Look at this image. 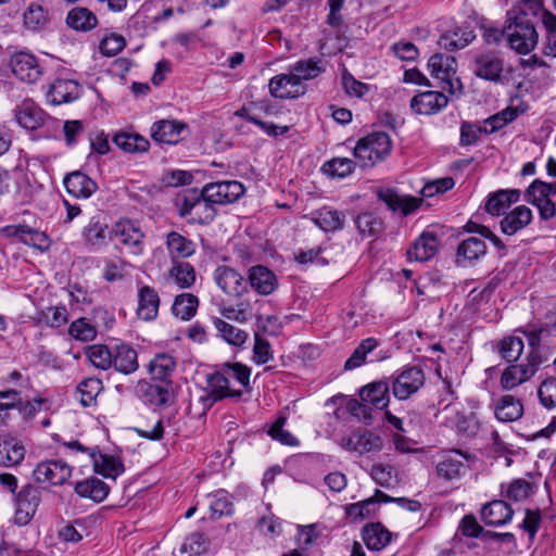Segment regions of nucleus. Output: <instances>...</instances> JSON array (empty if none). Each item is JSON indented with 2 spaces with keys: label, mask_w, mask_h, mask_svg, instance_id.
<instances>
[{
  "label": "nucleus",
  "mask_w": 556,
  "mask_h": 556,
  "mask_svg": "<svg viewBox=\"0 0 556 556\" xmlns=\"http://www.w3.org/2000/svg\"><path fill=\"white\" fill-rule=\"evenodd\" d=\"M311 220L325 232L342 230L345 224V214L330 206H323L311 213Z\"/></svg>",
  "instance_id": "obj_35"
},
{
  "label": "nucleus",
  "mask_w": 556,
  "mask_h": 556,
  "mask_svg": "<svg viewBox=\"0 0 556 556\" xmlns=\"http://www.w3.org/2000/svg\"><path fill=\"white\" fill-rule=\"evenodd\" d=\"M102 381L98 378L84 379L76 389L77 399L85 407L96 403L97 396L102 391Z\"/></svg>",
  "instance_id": "obj_54"
},
{
  "label": "nucleus",
  "mask_w": 556,
  "mask_h": 556,
  "mask_svg": "<svg viewBox=\"0 0 556 556\" xmlns=\"http://www.w3.org/2000/svg\"><path fill=\"white\" fill-rule=\"evenodd\" d=\"M439 244L440 240L434 232L424 231L407 250V258L410 262H427L437 254Z\"/></svg>",
  "instance_id": "obj_21"
},
{
  "label": "nucleus",
  "mask_w": 556,
  "mask_h": 556,
  "mask_svg": "<svg viewBox=\"0 0 556 556\" xmlns=\"http://www.w3.org/2000/svg\"><path fill=\"white\" fill-rule=\"evenodd\" d=\"M223 369L229 382H238L242 388H250L251 368L240 363H225Z\"/></svg>",
  "instance_id": "obj_63"
},
{
  "label": "nucleus",
  "mask_w": 556,
  "mask_h": 556,
  "mask_svg": "<svg viewBox=\"0 0 556 556\" xmlns=\"http://www.w3.org/2000/svg\"><path fill=\"white\" fill-rule=\"evenodd\" d=\"M46 112L31 99L23 100L14 110L17 124L27 130H37Z\"/></svg>",
  "instance_id": "obj_30"
},
{
  "label": "nucleus",
  "mask_w": 556,
  "mask_h": 556,
  "mask_svg": "<svg viewBox=\"0 0 556 556\" xmlns=\"http://www.w3.org/2000/svg\"><path fill=\"white\" fill-rule=\"evenodd\" d=\"M269 93L276 99H298L306 92L305 85H301L292 70L288 73L275 75L269 79Z\"/></svg>",
  "instance_id": "obj_15"
},
{
  "label": "nucleus",
  "mask_w": 556,
  "mask_h": 556,
  "mask_svg": "<svg viewBox=\"0 0 556 556\" xmlns=\"http://www.w3.org/2000/svg\"><path fill=\"white\" fill-rule=\"evenodd\" d=\"M425 383V375L417 366L404 368L392 382V392L397 400H407Z\"/></svg>",
  "instance_id": "obj_16"
},
{
  "label": "nucleus",
  "mask_w": 556,
  "mask_h": 556,
  "mask_svg": "<svg viewBox=\"0 0 556 556\" xmlns=\"http://www.w3.org/2000/svg\"><path fill=\"white\" fill-rule=\"evenodd\" d=\"M378 198L392 212H400L403 216L414 213L420 205L422 200L416 197L400 194L393 189H384L378 192Z\"/></svg>",
  "instance_id": "obj_23"
},
{
  "label": "nucleus",
  "mask_w": 556,
  "mask_h": 556,
  "mask_svg": "<svg viewBox=\"0 0 556 556\" xmlns=\"http://www.w3.org/2000/svg\"><path fill=\"white\" fill-rule=\"evenodd\" d=\"M530 348L529 353L536 352L542 358V364L548 359L546 350L556 348V317L544 326H529L523 330Z\"/></svg>",
  "instance_id": "obj_6"
},
{
  "label": "nucleus",
  "mask_w": 556,
  "mask_h": 556,
  "mask_svg": "<svg viewBox=\"0 0 556 556\" xmlns=\"http://www.w3.org/2000/svg\"><path fill=\"white\" fill-rule=\"evenodd\" d=\"M339 445L358 455L380 452L383 446L382 438L367 429H358L340 439Z\"/></svg>",
  "instance_id": "obj_9"
},
{
  "label": "nucleus",
  "mask_w": 556,
  "mask_h": 556,
  "mask_svg": "<svg viewBox=\"0 0 556 556\" xmlns=\"http://www.w3.org/2000/svg\"><path fill=\"white\" fill-rule=\"evenodd\" d=\"M40 501L41 493L39 489L31 483L24 484L13 497L15 523L18 526L27 525L35 516Z\"/></svg>",
  "instance_id": "obj_8"
},
{
  "label": "nucleus",
  "mask_w": 556,
  "mask_h": 556,
  "mask_svg": "<svg viewBox=\"0 0 556 556\" xmlns=\"http://www.w3.org/2000/svg\"><path fill=\"white\" fill-rule=\"evenodd\" d=\"M359 397L375 409L382 410L390 401V386L387 381H374L359 390Z\"/></svg>",
  "instance_id": "obj_37"
},
{
  "label": "nucleus",
  "mask_w": 556,
  "mask_h": 556,
  "mask_svg": "<svg viewBox=\"0 0 556 556\" xmlns=\"http://www.w3.org/2000/svg\"><path fill=\"white\" fill-rule=\"evenodd\" d=\"M86 355L98 369L106 370L112 367V345L93 344L87 348Z\"/></svg>",
  "instance_id": "obj_57"
},
{
  "label": "nucleus",
  "mask_w": 556,
  "mask_h": 556,
  "mask_svg": "<svg viewBox=\"0 0 556 556\" xmlns=\"http://www.w3.org/2000/svg\"><path fill=\"white\" fill-rule=\"evenodd\" d=\"M81 239L84 245L91 252H98L108 244L109 239H111V231L102 213L89 218L81 229Z\"/></svg>",
  "instance_id": "obj_12"
},
{
  "label": "nucleus",
  "mask_w": 556,
  "mask_h": 556,
  "mask_svg": "<svg viewBox=\"0 0 556 556\" xmlns=\"http://www.w3.org/2000/svg\"><path fill=\"white\" fill-rule=\"evenodd\" d=\"M486 254V244L481 238L469 237L459 242L455 262L458 266L467 267L472 265Z\"/></svg>",
  "instance_id": "obj_29"
},
{
  "label": "nucleus",
  "mask_w": 556,
  "mask_h": 556,
  "mask_svg": "<svg viewBox=\"0 0 556 556\" xmlns=\"http://www.w3.org/2000/svg\"><path fill=\"white\" fill-rule=\"evenodd\" d=\"M63 185L66 191L77 199H88L98 189L97 182L80 170L65 175Z\"/></svg>",
  "instance_id": "obj_31"
},
{
  "label": "nucleus",
  "mask_w": 556,
  "mask_h": 556,
  "mask_svg": "<svg viewBox=\"0 0 556 556\" xmlns=\"http://www.w3.org/2000/svg\"><path fill=\"white\" fill-rule=\"evenodd\" d=\"M25 457V447L15 438L0 437V466H16Z\"/></svg>",
  "instance_id": "obj_43"
},
{
  "label": "nucleus",
  "mask_w": 556,
  "mask_h": 556,
  "mask_svg": "<svg viewBox=\"0 0 556 556\" xmlns=\"http://www.w3.org/2000/svg\"><path fill=\"white\" fill-rule=\"evenodd\" d=\"M514 516V509L504 500H493L481 508V519L486 526L503 527L509 523Z\"/></svg>",
  "instance_id": "obj_26"
},
{
  "label": "nucleus",
  "mask_w": 556,
  "mask_h": 556,
  "mask_svg": "<svg viewBox=\"0 0 556 556\" xmlns=\"http://www.w3.org/2000/svg\"><path fill=\"white\" fill-rule=\"evenodd\" d=\"M112 141L125 153H144L150 148V141L131 129L116 131L112 137Z\"/></svg>",
  "instance_id": "obj_36"
},
{
  "label": "nucleus",
  "mask_w": 556,
  "mask_h": 556,
  "mask_svg": "<svg viewBox=\"0 0 556 556\" xmlns=\"http://www.w3.org/2000/svg\"><path fill=\"white\" fill-rule=\"evenodd\" d=\"M542 365V358L536 352L529 353L525 363L510 364L502 372L501 387L504 390H513L529 381L538 372Z\"/></svg>",
  "instance_id": "obj_5"
},
{
  "label": "nucleus",
  "mask_w": 556,
  "mask_h": 556,
  "mask_svg": "<svg viewBox=\"0 0 556 556\" xmlns=\"http://www.w3.org/2000/svg\"><path fill=\"white\" fill-rule=\"evenodd\" d=\"M176 369V359L169 353L155 354L148 366L152 380L169 384L170 377Z\"/></svg>",
  "instance_id": "obj_40"
},
{
  "label": "nucleus",
  "mask_w": 556,
  "mask_h": 556,
  "mask_svg": "<svg viewBox=\"0 0 556 556\" xmlns=\"http://www.w3.org/2000/svg\"><path fill=\"white\" fill-rule=\"evenodd\" d=\"M94 471L104 478L116 480L125 471L122 459L115 455L101 453L98 448L90 452Z\"/></svg>",
  "instance_id": "obj_28"
},
{
  "label": "nucleus",
  "mask_w": 556,
  "mask_h": 556,
  "mask_svg": "<svg viewBox=\"0 0 556 556\" xmlns=\"http://www.w3.org/2000/svg\"><path fill=\"white\" fill-rule=\"evenodd\" d=\"M494 414L501 422H513L522 417L523 405L510 394L503 395L495 405Z\"/></svg>",
  "instance_id": "obj_44"
},
{
  "label": "nucleus",
  "mask_w": 556,
  "mask_h": 556,
  "mask_svg": "<svg viewBox=\"0 0 556 556\" xmlns=\"http://www.w3.org/2000/svg\"><path fill=\"white\" fill-rule=\"evenodd\" d=\"M213 279L218 288L229 296L239 298L248 291V282L238 270L219 265L213 273Z\"/></svg>",
  "instance_id": "obj_17"
},
{
  "label": "nucleus",
  "mask_w": 556,
  "mask_h": 556,
  "mask_svg": "<svg viewBox=\"0 0 556 556\" xmlns=\"http://www.w3.org/2000/svg\"><path fill=\"white\" fill-rule=\"evenodd\" d=\"M141 400L153 407L163 406L170 399V391L166 383H144L140 387Z\"/></svg>",
  "instance_id": "obj_49"
},
{
  "label": "nucleus",
  "mask_w": 556,
  "mask_h": 556,
  "mask_svg": "<svg viewBox=\"0 0 556 556\" xmlns=\"http://www.w3.org/2000/svg\"><path fill=\"white\" fill-rule=\"evenodd\" d=\"M473 74L483 79L494 84H503L504 76V60L495 52H481L476 55L473 62Z\"/></svg>",
  "instance_id": "obj_13"
},
{
  "label": "nucleus",
  "mask_w": 556,
  "mask_h": 556,
  "mask_svg": "<svg viewBox=\"0 0 556 556\" xmlns=\"http://www.w3.org/2000/svg\"><path fill=\"white\" fill-rule=\"evenodd\" d=\"M358 233L363 238H376L383 230V220L371 212H363L354 218Z\"/></svg>",
  "instance_id": "obj_50"
},
{
  "label": "nucleus",
  "mask_w": 556,
  "mask_h": 556,
  "mask_svg": "<svg viewBox=\"0 0 556 556\" xmlns=\"http://www.w3.org/2000/svg\"><path fill=\"white\" fill-rule=\"evenodd\" d=\"M186 132L188 125L178 119H159L150 128L151 138L164 144H177L185 138Z\"/></svg>",
  "instance_id": "obj_18"
},
{
  "label": "nucleus",
  "mask_w": 556,
  "mask_h": 556,
  "mask_svg": "<svg viewBox=\"0 0 556 556\" xmlns=\"http://www.w3.org/2000/svg\"><path fill=\"white\" fill-rule=\"evenodd\" d=\"M378 345V340L372 337L363 339L351 354V356L345 361L344 369L353 370L363 366L367 361V355L371 353Z\"/></svg>",
  "instance_id": "obj_51"
},
{
  "label": "nucleus",
  "mask_w": 556,
  "mask_h": 556,
  "mask_svg": "<svg viewBox=\"0 0 556 556\" xmlns=\"http://www.w3.org/2000/svg\"><path fill=\"white\" fill-rule=\"evenodd\" d=\"M475 38L476 35L469 27H459L441 35L438 45L447 51H456L467 47Z\"/></svg>",
  "instance_id": "obj_42"
},
{
  "label": "nucleus",
  "mask_w": 556,
  "mask_h": 556,
  "mask_svg": "<svg viewBox=\"0 0 556 556\" xmlns=\"http://www.w3.org/2000/svg\"><path fill=\"white\" fill-rule=\"evenodd\" d=\"M112 367L123 375L134 374L139 368L137 351L125 342L113 344Z\"/></svg>",
  "instance_id": "obj_22"
},
{
  "label": "nucleus",
  "mask_w": 556,
  "mask_h": 556,
  "mask_svg": "<svg viewBox=\"0 0 556 556\" xmlns=\"http://www.w3.org/2000/svg\"><path fill=\"white\" fill-rule=\"evenodd\" d=\"M538 396L542 406L551 410L556 407V378H546L538 389Z\"/></svg>",
  "instance_id": "obj_64"
},
{
  "label": "nucleus",
  "mask_w": 556,
  "mask_h": 556,
  "mask_svg": "<svg viewBox=\"0 0 556 556\" xmlns=\"http://www.w3.org/2000/svg\"><path fill=\"white\" fill-rule=\"evenodd\" d=\"M66 24L77 31H89L98 25L96 14L87 8L75 7L68 11Z\"/></svg>",
  "instance_id": "obj_47"
},
{
  "label": "nucleus",
  "mask_w": 556,
  "mask_h": 556,
  "mask_svg": "<svg viewBox=\"0 0 556 556\" xmlns=\"http://www.w3.org/2000/svg\"><path fill=\"white\" fill-rule=\"evenodd\" d=\"M208 200L203 189H187L176 195L174 203L178 215L189 224L207 225L216 215L215 205Z\"/></svg>",
  "instance_id": "obj_2"
},
{
  "label": "nucleus",
  "mask_w": 556,
  "mask_h": 556,
  "mask_svg": "<svg viewBox=\"0 0 556 556\" xmlns=\"http://www.w3.org/2000/svg\"><path fill=\"white\" fill-rule=\"evenodd\" d=\"M169 276L181 288H190L195 282V270L190 263L177 262L169 270Z\"/></svg>",
  "instance_id": "obj_58"
},
{
  "label": "nucleus",
  "mask_w": 556,
  "mask_h": 556,
  "mask_svg": "<svg viewBox=\"0 0 556 556\" xmlns=\"http://www.w3.org/2000/svg\"><path fill=\"white\" fill-rule=\"evenodd\" d=\"M73 467L62 459L39 462L33 470L36 482L50 486L63 485L72 476Z\"/></svg>",
  "instance_id": "obj_7"
},
{
  "label": "nucleus",
  "mask_w": 556,
  "mask_h": 556,
  "mask_svg": "<svg viewBox=\"0 0 556 556\" xmlns=\"http://www.w3.org/2000/svg\"><path fill=\"white\" fill-rule=\"evenodd\" d=\"M519 189H498L490 192L484 201V210L491 216H500L505 213L510 205L520 200Z\"/></svg>",
  "instance_id": "obj_27"
},
{
  "label": "nucleus",
  "mask_w": 556,
  "mask_h": 556,
  "mask_svg": "<svg viewBox=\"0 0 556 556\" xmlns=\"http://www.w3.org/2000/svg\"><path fill=\"white\" fill-rule=\"evenodd\" d=\"M208 507L211 518L218 519L231 515L233 511L232 497L226 490L219 489L210 495Z\"/></svg>",
  "instance_id": "obj_52"
},
{
  "label": "nucleus",
  "mask_w": 556,
  "mask_h": 556,
  "mask_svg": "<svg viewBox=\"0 0 556 556\" xmlns=\"http://www.w3.org/2000/svg\"><path fill=\"white\" fill-rule=\"evenodd\" d=\"M225 375L226 372L223 369V365L215 372L207 375L206 389L218 401H222L225 397H240L242 395V391L235 389Z\"/></svg>",
  "instance_id": "obj_39"
},
{
  "label": "nucleus",
  "mask_w": 556,
  "mask_h": 556,
  "mask_svg": "<svg viewBox=\"0 0 556 556\" xmlns=\"http://www.w3.org/2000/svg\"><path fill=\"white\" fill-rule=\"evenodd\" d=\"M448 99L441 91H425L416 94L410 100L412 110L421 115L439 113L447 105Z\"/></svg>",
  "instance_id": "obj_24"
},
{
  "label": "nucleus",
  "mask_w": 556,
  "mask_h": 556,
  "mask_svg": "<svg viewBox=\"0 0 556 556\" xmlns=\"http://www.w3.org/2000/svg\"><path fill=\"white\" fill-rule=\"evenodd\" d=\"M68 333L77 341L89 342L96 339L97 329L89 319L81 317L70 325Z\"/></svg>",
  "instance_id": "obj_61"
},
{
  "label": "nucleus",
  "mask_w": 556,
  "mask_h": 556,
  "mask_svg": "<svg viewBox=\"0 0 556 556\" xmlns=\"http://www.w3.org/2000/svg\"><path fill=\"white\" fill-rule=\"evenodd\" d=\"M392 151L391 137L383 131L361 138L354 148V156L362 167H372L384 161Z\"/></svg>",
  "instance_id": "obj_3"
},
{
  "label": "nucleus",
  "mask_w": 556,
  "mask_h": 556,
  "mask_svg": "<svg viewBox=\"0 0 556 556\" xmlns=\"http://www.w3.org/2000/svg\"><path fill=\"white\" fill-rule=\"evenodd\" d=\"M198 306L199 300L194 294L181 293L175 298L172 312L176 317L189 320L197 313Z\"/></svg>",
  "instance_id": "obj_53"
},
{
  "label": "nucleus",
  "mask_w": 556,
  "mask_h": 556,
  "mask_svg": "<svg viewBox=\"0 0 556 556\" xmlns=\"http://www.w3.org/2000/svg\"><path fill=\"white\" fill-rule=\"evenodd\" d=\"M3 232L8 237L16 238L24 244L41 251H45L50 247V239L43 231L24 223L8 225L3 228Z\"/></svg>",
  "instance_id": "obj_20"
},
{
  "label": "nucleus",
  "mask_w": 556,
  "mask_h": 556,
  "mask_svg": "<svg viewBox=\"0 0 556 556\" xmlns=\"http://www.w3.org/2000/svg\"><path fill=\"white\" fill-rule=\"evenodd\" d=\"M204 194L214 205H225L238 201L245 192L244 186L238 180H223L203 187Z\"/></svg>",
  "instance_id": "obj_14"
},
{
  "label": "nucleus",
  "mask_w": 556,
  "mask_h": 556,
  "mask_svg": "<svg viewBox=\"0 0 556 556\" xmlns=\"http://www.w3.org/2000/svg\"><path fill=\"white\" fill-rule=\"evenodd\" d=\"M111 239L130 254L141 255L144 252L146 233L135 220L124 218L116 222L111 229Z\"/></svg>",
  "instance_id": "obj_4"
},
{
  "label": "nucleus",
  "mask_w": 556,
  "mask_h": 556,
  "mask_svg": "<svg viewBox=\"0 0 556 556\" xmlns=\"http://www.w3.org/2000/svg\"><path fill=\"white\" fill-rule=\"evenodd\" d=\"M542 23L546 29L543 52L545 55L556 58V15L544 9Z\"/></svg>",
  "instance_id": "obj_60"
},
{
  "label": "nucleus",
  "mask_w": 556,
  "mask_h": 556,
  "mask_svg": "<svg viewBox=\"0 0 556 556\" xmlns=\"http://www.w3.org/2000/svg\"><path fill=\"white\" fill-rule=\"evenodd\" d=\"M214 326L218 332V334L229 344L241 346L245 343L248 339V333L231 325L226 323L225 320L220 318L214 319Z\"/></svg>",
  "instance_id": "obj_55"
},
{
  "label": "nucleus",
  "mask_w": 556,
  "mask_h": 556,
  "mask_svg": "<svg viewBox=\"0 0 556 556\" xmlns=\"http://www.w3.org/2000/svg\"><path fill=\"white\" fill-rule=\"evenodd\" d=\"M247 282L248 287L250 286L261 295H269L278 287L275 273L263 265H255L249 269Z\"/></svg>",
  "instance_id": "obj_25"
},
{
  "label": "nucleus",
  "mask_w": 556,
  "mask_h": 556,
  "mask_svg": "<svg viewBox=\"0 0 556 556\" xmlns=\"http://www.w3.org/2000/svg\"><path fill=\"white\" fill-rule=\"evenodd\" d=\"M428 67L433 77L446 84V87H443L444 90L447 89L452 94L460 90L462 83L458 78L454 77L456 74V60L454 56L442 53L433 54L428 61Z\"/></svg>",
  "instance_id": "obj_11"
},
{
  "label": "nucleus",
  "mask_w": 556,
  "mask_h": 556,
  "mask_svg": "<svg viewBox=\"0 0 556 556\" xmlns=\"http://www.w3.org/2000/svg\"><path fill=\"white\" fill-rule=\"evenodd\" d=\"M166 248L172 258H187L195 253V244L177 231L166 236Z\"/></svg>",
  "instance_id": "obj_48"
},
{
  "label": "nucleus",
  "mask_w": 556,
  "mask_h": 556,
  "mask_svg": "<svg viewBox=\"0 0 556 556\" xmlns=\"http://www.w3.org/2000/svg\"><path fill=\"white\" fill-rule=\"evenodd\" d=\"M523 341L518 337H506L497 343V350L502 358L507 363H515L523 352Z\"/></svg>",
  "instance_id": "obj_59"
},
{
  "label": "nucleus",
  "mask_w": 556,
  "mask_h": 556,
  "mask_svg": "<svg viewBox=\"0 0 556 556\" xmlns=\"http://www.w3.org/2000/svg\"><path fill=\"white\" fill-rule=\"evenodd\" d=\"M532 211L526 205H518L506 213L500 222V228L505 236H514L526 228L532 220Z\"/></svg>",
  "instance_id": "obj_34"
},
{
  "label": "nucleus",
  "mask_w": 556,
  "mask_h": 556,
  "mask_svg": "<svg viewBox=\"0 0 556 556\" xmlns=\"http://www.w3.org/2000/svg\"><path fill=\"white\" fill-rule=\"evenodd\" d=\"M362 538L368 549L381 551L391 542L392 534L381 523L377 522L366 525L363 528Z\"/></svg>",
  "instance_id": "obj_41"
},
{
  "label": "nucleus",
  "mask_w": 556,
  "mask_h": 556,
  "mask_svg": "<svg viewBox=\"0 0 556 556\" xmlns=\"http://www.w3.org/2000/svg\"><path fill=\"white\" fill-rule=\"evenodd\" d=\"M485 134H488L486 127L471 122H463L459 129V146H475L481 140L482 135Z\"/></svg>",
  "instance_id": "obj_62"
},
{
  "label": "nucleus",
  "mask_w": 556,
  "mask_h": 556,
  "mask_svg": "<svg viewBox=\"0 0 556 556\" xmlns=\"http://www.w3.org/2000/svg\"><path fill=\"white\" fill-rule=\"evenodd\" d=\"M542 0H522L507 11V39L513 50L528 54L538 43L535 21L543 14Z\"/></svg>",
  "instance_id": "obj_1"
},
{
  "label": "nucleus",
  "mask_w": 556,
  "mask_h": 556,
  "mask_svg": "<svg viewBox=\"0 0 556 556\" xmlns=\"http://www.w3.org/2000/svg\"><path fill=\"white\" fill-rule=\"evenodd\" d=\"M160 296L157 291L150 286H142L138 290L137 315L140 319L150 321L157 317Z\"/></svg>",
  "instance_id": "obj_38"
},
{
  "label": "nucleus",
  "mask_w": 556,
  "mask_h": 556,
  "mask_svg": "<svg viewBox=\"0 0 556 556\" xmlns=\"http://www.w3.org/2000/svg\"><path fill=\"white\" fill-rule=\"evenodd\" d=\"M289 66L301 85L318 78L327 71V62L321 56L301 59Z\"/></svg>",
  "instance_id": "obj_33"
},
{
  "label": "nucleus",
  "mask_w": 556,
  "mask_h": 556,
  "mask_svg": "<svg viewBox=\"0 0 556 556\" xmlns=\"http://www.w3.org/2000/svg\"><path fill=\"white\" fill-rule=\"evenodd\" d=\"M10 66L13 75L26 84L37 83L45 73V67L40 61L27 51H18L12 54Z\"/></svg>",
  "instance_id": "obj_10"
},
{
  "label": "nucleus",
  "mask_w": 556,
  "mask_h": 556,
  "mask_svg": "<svg viewBox=\"0 0 556 556\" xmlns=\"http://www.w3.org/2000/svg\"><path fill=\"white\" fill-rule=\"evenodd\" d=\"M467 459L468 457L464 452L458 450L450 451L443 455L437 465L438 476L448 481L459 479L465 471Z\"/></svg>",
  "instance_id": "obj_32"
},
{
  "label": "nucleus",
  "mask_w": 556,
  "mask_h": 556,
  "mask_svg": "<svg viewBox=\"0 0 556 556\" xmlns=\"http://www.w3.org/2000/svg\"><path fill=\"white\" fill-rule=\"evenodd\" d=\"M288 417L286 415L280 414L277 419L270 425L267 430V434L275 441L287 445V446H298L300 445V441L288 430L283 429Z\"/></svg>",
  "instance_id": "obj_56"
},
{
  "label": "nucleus",
  "mask_w": 556,
  "mask_h": 556,
  "mask_svg": "<svg viewBox=\"0 0 556 556\" xmlns=\"http://www.w3.org/2000/svg\"><path fill=\"white\" fill-rule=\"evenodd\" d=\"M75 493L84 498H90L96 503L103 502L110 492V486L98 478H89L75 484Z\"/></svg>",
  "instance_id": "obj_45"
},
{
  "label": "nucleus",
  "mask_w": 556,
  "mask_h": 556,
  "mask_svg": "<svg viewBox=\"0 0 556 556\" xmlns=\"http://www.w3.org/2000/svg\"><path fill=\"white\" fill-rule=\"evenodd\" d=\"M80 93L81 87L77 80L59 77L48 85L46 99L52 105H61L75 101Z\"/></svg>",
  "instance_id": "obj_19"
},
{
  "label": "nucleus",
  "mask_w": 556,
  "mask_h": 556,
  "mask_svg": "<svg viewBox=\"0 0 556 556\" xmlns=\"http://www.w3.org/2000/svg\"><path fill=\"white\" fill-rule=\"evenodd\" d=\"M533 493V484L526 479H513L508 483H501V496L506 502H523Z\"/></svg>",
  "instance_id": "obj_46"
}]
</instances>
